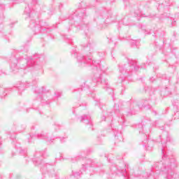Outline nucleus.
I'll return each mask as SVG.
<instances>
[{
	"instance_id": "39",
	"label": "nucleus",
	"mask_w": 179,
	"mask_h": 179,
	"mask_svg": "<svg viewBox=\"0 0 179 179\" xmlns=\"http://www.w3.org/2000/svg\"><path fill=\"white\" fill-rule=\"evenodd\" d=\"M162 150V153H163V149Z\"/></svg>"
},
{
	"instance_id": "5",
	"label": "nucleus",
	"mask_w": 179,
	"mask_h": 179,
	"mask_svg": "<svg viewBox=\"0 0 179 179\" xmlns=\"http://www.w3.org/2000/svg\"><path fill=\"white\" fill-rule=\"evenodd\" d=\"M30 13H31V10L30 9V7H26L24 10V15H26V19H27V17H30Z\"/></svg>"
},
{
	"instance_id": "11",
	"label": "nucleus",
	"mask_w": 179,
	"mask_h": 179,
	"mask_svg": "<svg viewBox=\"0 0 179 179\" xmlns=\"http://www.w3.org/2000/svg\"><path fill=\"white\" fill-rule=\"evenodd\" d=\"M6 92H7L6 89H5L3 87L0 88V93H1V96H6Z\"/></svg>"
},
{
	"instance_id": "20",
	"label": "nucleus",
	"mask_w": 179,
	"mask_h": 179,
	"mask_svg": "<svg viewBox=\"0 0 179 179\" xmlns=\"http://www.w3.org/2000/svg\"><path fill=\"white\" fill-rule=\"evenodd\" d=\"M31 139H32V141H34V139H37V136L36 135H32L30 136Z\"/></svg>"
},
{
	"instance_id": "12",
	"label": "nucleus",
	"mask_w": 179,
	"mask_h": 179,
	"mask_svg": "<svg viewBox=\"0 0 179 179\" xmlns=\"http://www.w3.org/2000/svg\"><path fill=\"white\" fill-rule=\"evenodd\" d=\"M164 135L166 136V141H167V142H170V136H169V133H167V131H164L162 135L160 136V138H162V136H164Z\"/></svg>"
},
{
	"instance_id": "35",
	"label": "nucleus",
	"mask_w": 179,
	"mask_h": 179,
	"mask_svg": "<svg viewBox=\"0 0 179 179\" xmlns=\"http://www.w3.org/2000/svg\"><path fill=\"white\" fill-rule=\"evenodd\" d=\"M100 75H101V72H99Z\"/></svg>"
},
{
	"instance_id": "6",
	"label": "nucleus",
	"mask_w": 179,
	"mask_h": 179,
	"mask_svg": "<svg viewBox=\"0 0 179 179\" xmlns=\"http://www.w3.org/2000/svg\"><path fill=\"white\" fill-rule=\"evenodd\" d=\"M73 178L78 179L82 176V172L80 171L79 172H73Z\"/></svg>"
},
{
	"instance_id": "10",
	"label": "nucleus",
	"mask_w": 179,
	"mask_h": 179,
	"mask_svg": "<svg viewBox=\"0 0 179 179\" xmlns=\"http://www.w3.org/2000/svg\"><path fill=\"white\" fill-rule=\"evenodd\" d=\"M36 26V20H31V21L29 22V27H31V29H34Z\"/></svg>"
},
{
	"instance_id": "21",
	"label": "nucleus",
	"mask_w": 179,
	"mask_h": 179,
	"mask_svg": "<svg viewBox=\"0 0 179 179\" xmlns=\"http://www.w3.org/2000/svg\"><path fill=\"white\" fill-rule=\"evenodd\" d=\"M3 75H5V72L0 71V76H2Z\"/></svg>"
},
{
	"instance_id": "28",
	"label": "nucleus",
	"mask_w": 179,
	"mask_h": 179,
	"mask_svg": "<svg viewBox=\"0 0 179 179\" xmlns=\"http://www.w3.org/2000/svg\"><path fill=\"white\" fill-rule=\"evenodd\" d=\"M57 129H59V127H56Z\"/></svg>"
},
{
	"instance_id": "13",
	"label": "nucleus",
	"mask_w": 179,
	"mask_h": 179,
	"mask_svg": "<svg viewBox=\"0 0 179 179\" xmlns=\"http://www.w3.org/2000/svg\"><path fill=\"white\" fill-rule=\"evenodd\" d=\"M10 68L11 69H13V71H16V68H17V64H11Z\"/></svg>"
},
{
	"instance_id": "22",
	"label": "nucleus",
	"mask_w": 179,
	"mask_h": 179,
	"mask_svg": "<svg viewBox=\"0 0 179 179\" xmlns=\"http://www.w3.org/2000/svg\"><path fill=\"white\" fill-rule=\"evenodd\" d=\"M27 65H22V66H20L21 69H24L26 68Z\"/></svg>"
},
{
	"instance_id": "7",
	"label": "nucleus",
	"mask_w": 179,
	"mask_h": 179,
	"mask_svg": "<svg viewBox=\"0 0 179 179\" xmlns=\"http://www.w3.org/2000/svg\"><path fill=\"white\" fill-rule=\"evenodd\" d=\"M37 137L38 139H47V134L42 132L40 134H38Z\"/></svg>"
},
{
	"instance_id": "17",
	"label": "nucleus",
	"mask_w": 179,
	"mask_h": 179,
	"mask_svg": "<svg viewBox=\"0 0 179 179\" xmlns=\"http://www.w3.org/2000/svg\"><path fill=\"white\" fill-rule=\"evenodd\" d=\"M62 94V93L59 92H55V96L56 97H61V95Z\"/></svg>"
},
{
	"instance_id": "15",
	"label": "nucleus",
	"mask_w": 179,
	"mask_h": 179,
	"mask_svg": "<svg viewBox=\"0 0 179 179\" xmlns=\"http://www.w3.org/2000/svg\"><path fill=\"white\" fill-rule=\"evenodd\" d=\"M17 87L18 88V90H23L24 87V84H23V83H21L20 85V86L17 85Z\"/></svg>"
},
{
	"instance_id": "24",
	"label": "nucleus",
	"mask_w": 179,
	"mask_h": 179,
	"mask_svg": "<svg viewBox=\"0 0 179 179\" xmlns=\"http://www.w3.org/2000/svg\"><path fill=\"white\" fill-rule=\"evenodd\" d=\"M45 169H47V166H44L43 168L41 169V171L45 170Z\"/></svg>"
},
{
	"instance_id": "37",
	"label": "nucleus",
	"mask_w": 179,
	"mask_h": 179,
	"mask_svg": "<svg viewBox=\"0 0 179 179\" xmlns=\"http://www.w3.org/2000/svg\"><path fill=\"white\" fill-rule=\"evenodd\" d=\"M143 146H145V148L146 147V145H144Z\"/></svg>"
},
{
	"instance_id": "29",
	"label": "nucleus",
	"mask_w": 179,
	"mask_h": 179,
	"mask_svg": "<svg viewBox=\"0 0 179 179\" xmlns=\"http://www.w3.org/2000/svg\"><path fill=\"white\" fill-rule=\"evenodd\" d=\"M42 101V103H44V99H42V101Z\"/></svg>"
},
{
	"instance_id": "18",
	"label": "nucleus",
	"mask_w": 179,
	"mask_h": 179,
	"mask_svg": "<svg viewBox=\"0 0 179 179\" xmlns=\"http://www.w3.org/2000/svg\"><path fill=\"white\" fill-rule=\"evenodd\" d=\"M138 44H139V41H132L133 45H136Z\"/></svg>"
},
{
	"instance_id": "30",
	"label": "nucleus",
	"mask_w": 179,
	"mask_h": 179,
	"mask_svg": "<svg viewBox=\"0 0 179 179\" xmlns=\"http://www.w3.org/2000/svg\"><path fill=\"white\" fill-rule=\"evenodd\" d=\"M141 68H143V69H145V66H141Z\"/></svg>"
},
{
	"instance_id": "16",
	"label": "nucleus",
	"mask_w": 179,
	"mask_h": 179,
	"mask_svg": "<svg viewBox=\"0 0 179 179\" xmlns=\"http://www.w3.org/2000/svg\"><path fill=\"white\" fill-rule=\"evenodd\" d=\"M66 138L65 137L60 138L61 143H64V142H66Z\"/></svg>"
},
{
	"instance_id": "19",
	"label": "nucleus",
	"mask_w": 179,
	"mask_h": 179,
	"mask_svg": "<svg viewBox=\"0 0 179 179\" xmlns=\"http://www.w3.org/2000/svg\"><path fill=\"white\" fill-rule=\"evenodd\" d=\"M171 177H173V174H171V173L169 172L168 175L166 176V178L171 179Z\"/></svg>"
},
{
	"instance_id": "2",
	"label": "nucleus",
	"mask_w": 179,
	"mask_h": 179,
	"mask_svg": "<svg viewBox=\"0 0 179 179\" xmlns=\"http://www.w3.org/2000/svg\"><path fill=\"white\" fill-rule=\"evenodd\" d=\"M78 120L79 121H80V122H83V124H85V125H87L88 124H90L92 117L89 115H83L80 117Z\"/></svg>"
},
{
	"instance_id": "14",
	"label": "nucleus",
	"mask_w": 179,
	"mask_h": 179,
	"mask_svg": "<svg viewBox=\"0 0 179 179\" xmlns=\"http://www.w3.org/2000/svg\"><path fill=\"white\" fill-rule=\"evenodd\" d=\"M77 59H78V62H80V63H82V62H83V61H85V58H83V57H78Z\"/></svg>"
},
{
	"instance_id": "4",
	"label": "nucleus",
	"mask_w": 179,
	"mask_h": 179,
	"mask_svg": "<svg viewBox=\"0 0 179 179\" xmlns=\"http://www.w3.org/2000/svg\"><path fill=\"white\" fill-rule=\"evenodd\" d=\"M129 65H131L134 68V71L139 69V67L136 65V61L135 60H129Z\"/></svg>"
},
{
	"instance_id": "25",
	"label": "nucleus",
	"mask_w": 179,
	"mask_h": 179,
	"mask_svg": "<svg viewBox=\"0 0 179 179\" xmlns=\"http://www.w3.org/2000/svg\"><path fill=\"white\" fill-rule=\"evenodd\" d=\"M32 2H33L34 4L36 3H37V0H32Z\"/></svg>"
},
{
	"instance_id": "1",
	"label": "nucleus",
	"mask_w": 179,
	"mask_h": 179,
	"mask_svg": "<svg viewBox=\"0 0 179 179\" xmlns=\"http://www.w3.org/2000/svg\"><path fill=\"white\" fill-rule=\"evenodd\" d=\"M43 162V154L40 152H36L33 158V162L35 166H38Z\"/></svg>"
},
{
	"instance_id": "27",
	"label": "nucleus",
	"mask_w": 179,
	"mask_h": 179,
	"mask_svg": "<svg viewBox=\"0 0 179 179\" xmlns=\"http://www.w3.org/2000/svg\"><path fill=\"white\" fill-rule=\"evenodd\" d=\"M47 142H48V143H51V140H47Z\"/></svg>"
},
{
	"instance_id": "3",
	"label": "nucleus",
	"mask_w": 179,
	"mask_h": 179,
	"mask_svg": "<svg viewBox=\"0 0 179 179\" xmlns=\"http://www.w3.org/2000/svg\"><path fill=\"white\" fill-rule=\"evenodd\" d=\"M124 66H119V71L120 73V81L124 82V76L127 74V71L124 69Z\"/></svg>"
},
{
	"instance_id": "38",
	"label": "nucleus",
	"mask_w": 179,
	"mask_h": 179,
	"mask_svg": "<svg viewBox=\"0 0 179 179\" xmlns=\"http://www.w3.org/2000/svg\"><path fill=\"white\" fill-rule=\"evenodd\" d=\"M25 61V62H27V61H26V60H24Z\"/></svg>"
},
{
	"instance_id": "36",
	"label": "nucleus",
	"mask_w": 179,
	"mask_h": 179,
	"mask_svg": "<svg viewBox=\"0 0 179 179\" xmlns=\"http://www.w3.org/2000/svg\"><path fill=\"white\" fill-rule=\"evenodd\" d=\"M98 72H100V70H98Z\"/></svg>"
},
{
	"instance_id": "26",
	"label": "nucleus",
	"mask_w": 179,
	"mask_h": 179,
	"mask_svg": "<svg viewBox=\"0 0 179 179\" xmlns=\"http://www.w3.org/2000/svg\"><path fill=\"white\" fill-rule=\"evenodd\" d=\"M93 65H96V61H92Z\"/></svg>"
},
{
	"instance_id": "34",
	"label": "nucleus",
	"mask_w": 179,
	"mask_h": 179,
	"mask_svg": "<svg viewBox=\"0 0 179 179\" xmlns=\"http://www.w3.org/2000/svg\"><path fill=\"white\" fill-rule=\"evenodd\" d=\"M28 142H29V143H30V142H31V141H29Z\"/></svg>"
},
{
	"instance_id": "9",
	"label": "nucleus",
	"mask_w": 179,
	"mask_h": 179,
	"mask_svg": "<svg viewBox=\"0 0 179 179\" xmlns=\"http://www.w3.org/2000/svg\"><path fill=\"white\" fill-rule=\"evenodd\" d=\"M34 92L36 94H41V93L44 92V88L43 87L36 88Z\"/></svg>"
},
{
	"instance_id": "23",
	"label": "nucleus",
	"mask_w": 179,
	"mask_h": 179,
	"mask_svg": "<svg viewBox=\"0 0 179 179\" xmlns=\"http://www.w3.org/2000/svg\"><path fill=\"white\" fill-rule=\"evenodd\" d=\"M150 82H153V80H155V79L153 78V77H152L150 78Z\"/></svg>"
},
{
	"instance_id": "8",
	"label": "nucleus",
	"mask_w": 179,
	"mask_h": 179,
	"mask_svg": "<svg viewBox=\"0 0 179 179\" xmlns=\"http://www.w3.org/2000/svg\"><path fill=\"white\" fill-rule=\"evenodd\" d=\"M169 167H171V169H176V167H177L175 159H171Z\"/></svg>"
},
{
	"instance_id": "33",
	"label": "nucleus",
	"mask_w": 179,
	"mask_h": 179,
	"mask_svg": "<svg viewBox=\"0 0 179 179\" xmlns=\"http://www.w3.org/2000/svg\"><path fill=\"white\" fill-rule=\"evenodd\" d=\"M162 146H164H164H166V145L163 144V145H162Z\"/></svg>"
},
{
	"instance_id": "32",
	"label": "nucleus",
	"mask_w": 179,
	"mask_h": 179,
	"mask_svg": "<svg viewBox=\"0 0 179 179\" xmlns=\"http://www.w3.org/2000/svg\"><path fill=\"white\" fill-rule=\"evenodd\" d=\"M177 114H179L178 113H176L175 115H177Z\"/></svg>"
},
{
	"instance_id": "31",
	"label": "nucleus",
	"mask_w": 179,
	"mask_h": 179,
	"mask_svg": "<svg viewBox=\"0 0 179 179\" xmlns=\"http://www.w3.org/2000/svg\"><path fill=\"white\" fill-rule=\"evenodd\" d=\"M105 84L107 85V82L106 81H105Z\"/></svg>"
}]
</instances>
